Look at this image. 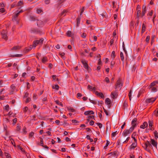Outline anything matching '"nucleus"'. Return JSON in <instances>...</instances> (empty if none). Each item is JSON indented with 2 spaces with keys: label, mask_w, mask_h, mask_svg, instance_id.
I'll return each instance as SVG.
<instances>
[{
  "label": "nucleus",
  "mask_w": 158,
  "mask_h": 158,
  "mask_svg": "<svg viewBox=\"0 0 158 158\" xmlns=\"http://www.w3.org/2000/svg\"><path fill=\"white\" fill-rule=\"evenodd\" d=\"M118 96L117 92V91H115L111 93V97L113 99L116 98Z\"/></svg>",
  "instance_id": "7"
},
{
  "label": "nucleus",
  "mask_w": 158,
  "mask_h": 158,
  "mask_svg": "<svg viewBox=\"0 0 158 158\" xmlns=\"http://www.w3.org/2000/svg\"><path fill=\"white\" fill-rule=\"evenodd\" d=\"M152 90L153 92H156L157 91V89L155 87H152Z\"/></svg>",
  "instance_id": "42"
},
{
  "label": "nucleus",
  "mask_w": 158,
  "mask_h": 158,
  "mask_svg": "<svg viewBox=\"0 0 158 158\" xmlns=\"http://www.w3.org/2000/svg\"><path fill=\"white\" fill-rule=\"evenodd\" d=\"M5 109L6 111H8L9 109V106L8 105H7L5 106Z\"/></svg>",
  "instance_id": "46"
},
{
  "label": "nucleus",
  "mask_w": 158,
  "mask_h": 158,
  "mask_svg": "<svg viewBox=\"0 0 158 158\" xmlns=\"http://www.w3.org/2000/svg\"><path fill=\"white\" fill-rule=\"evenodd\" d=\"M37 24L38 26L40 27H42L44 25V23L40 20H37Z\"/></svg>",
  "instance_id": "8"
},
{
  "label": "nucleus",
  "mask_w": 158,
  "mask_h": 158,
  "mask_svg": "<svg viewBox=\"0 0 158 158\" xmlns=\"http://www.w3.org/2000/svg\"><path fill=\"white\" fill-rule=\"evenodd\" d=\"M84 7H83V8L81 10V11L80 13V15H82L83 13L84 12Z\"/></svg>",
  "instance_id": "58"
},
{
  "label": "nucleus",
  "mask_w": 158,
  "mask_h": 158,
  "mask_svg": "<svg viewBox=\"0 0 158 158\" xmlns=\"http://www.w3.org/2000/svg\"><path fill=\"white\" fill-rule=\"evenodd\" d=\"M67 12V10H64L62 11V12L61 13V15H63L64 16L65 15V13H66Z\"/></svg>",
  "instance_id": "38"
},
{
  "label": "nucleus",
  "mask_w": 158,
  "mask_h": 158,
  "mask_svg": "<svg viewBox=\"0 0 158 158\" xmlns=\"http://www.w3.org/2000/svg\"><path fill=\"white\" fill-rule=\"evenodd\" d=\"M131 133L129 132L128 129L125 130L124 131L123 133V136L124 137L129 135Z\"/></svg>",
  "instance_id": "6"
},
{
  "label": "nucleus",
  "mask_w": 158,
  "mask_h": 158,
  "mask_svg": "<svg viewBox=\"0 0 158 158\" xmlns=\"http://www.w3.org/2000/svg\"><path fill=\"white\" fill-rule=\"evenodd\" d=\"M115 64L114 61H112L111 62V68H112L114 67V65Z\"/></svg>",
  "instance_id": "39"
},
{
  "label": "nucleus",
  "mask_w": 158,
  "mask_h": 158,
  "mask_svg": "<svg viewBox=\"0 0 158 158\" xmlns=\"http://www.w3.org/2000/svg\"><path fill=\"white\" fill-rule=\"evenodd\" d=\"M156 99V98H151L147 99L146 100V102L147 103H152Z\"/></svg>",
  "instance_id": "5"
},
{
  "label": "nucleus",
  "mask_w": 158,
  "mask_h": 158,
  "mask_svg": "<svg viewBox=\"0 0 158 158\" xmlns=\"http://www.w3.org/2000/svg\"><path fill=\"white\" fill-rule=\"evenodd\" d=\"M153 124V122L152 121H149V126L150 129L151 130H152V125Z\"/></svg>",
  "instance_id": "18"
},
{
  "label": "nucleus",
  "mask_w": 158,
  "mask_h": 158,
  "mask_svg": "<svg viewBox=\"0 0 158 158\" xmlns=\"http://www.w3.org/2000/svg\"><path fill=\"white\" fill-rule=\"evenodd\" d=\"M158 84V81H155L151 83L150 85L148 86L149 88H151L152 87H155L157 84Z\"/></svg>",
  "instance_id": "9"
},
{
  "label": "nucleus",
  "mask_w": 158,
  "mask_h": 158,
  "mask_svg": "<svg viewBox=\"0 0 158 158\" xmlns=\"http://www.w3.org/2000/svg\"><path fill=\"white\" fill-rule=\"evenodd\" d=\"M80 19L79 18H78L77 19V27H78L79 26V25L80 24Z\"/></svg>",
  "instance_id": "36"
},
{
  "label": "nucleus",
  "mask_w": 158,
  "mask_h": 158,
  "mask_svg": "<svg viewBox=\"0 0 158 158\" xmlns=\"http://www.w3.org/2000/svg\"><path fill=\"white\" fill-rule=\"evenodd\" d=\"M111 56V58L114 60L115 57V52L114 51H113L112 52Z\"/></svg>",
  "instance_id": "25"
},
{
  "label": "nucleus",
  "mask_w": 158,
  "mask_h": 158,
  "mask_svg": "<svg viewBox=\"0 0 158 158\" xmlns=\"http://www.w3.org/2000/svg\"><path fill=\"white\" fill-rule=\"evenodd\" d=\"M81 96H82V94L81 93H78L77 94V98H80L81 97Z\"/></svg>",
  "instance_id": "47"
},
{
  "label": "nucleus",
  "mask_w": 158,
  "mask_h": 158,
  "mask_svg": "<svg viewBox=\"0 0 158 158\" xmlns=\"http://www.w3.org/2000/svg\"><path fill=\"white\" fill-rule=\"evenodd\" d=\"M20 48V47L19 46H15L14 47H13L11 49L12 50H17V49H19Z\"/></svg>",
  "instance_id": "29"
},
{
  "label": "nucleus",
  "mask_w": 158,
  "mask_h": 158,
  "mask_svg": "<svg viewBox=\"0 0 158 158\" xmlns=\"http://www.w3.org/2000/svg\"><path fill=\"white\" fill-rule=\"evenodd\" d=\"M71 112H74L75 111V110L72 107H70L68 109Z\"/></svg>",
  "instance_id": "34"
},
{
  "label": "nucleus",
  "mask_w": 158,
  "mask_h": 158,
  "mask_svg": "<svg viewBox=\"0 0 158 158\" xmlns=\"http://www.w3.org/2000/svg\"><path fill=\"white\" fill-rule=\"evenodd\" d=\"M110 143V142L109 141H107L106 143V146L104 147V148H106V147L108 146Z\"/></svg>",
  "instance_id": "59"
},
{
  "label": "nucleus",
  "mask_w": 158,
  "mask_h": 158,
  "mask_svg": "<svg viewBox=\"0 0 158 158\" xmlns=\"http://www.w3.org/2000/svg\"><path fill=\"white\" fill-rule=\"evenodd\" d=\"M59 54L61 55V56L63 58H64V53L63 52H60L59 53Z\"/></svg>",
  "instance_id": "48"
},
{
  "label": "nucleus",
  "mask_w": 158,
  "mask_h": 158,
  "mask_svg": "<svg viewBox=\"0 0 158 158\" xmlns=\"http://www.w3.org/2000/svg\"><path fill=\"white\" fill-rule=\"evenodd\" d=\"M28 110V108L27 107H25L23 109V111L24 112H26Z\"/></svg>",
  "instance_id": "56"
},
{
  "label": "nucleus",
  "mask_w": 158,
  "mask_h": 158,
  "mask_svg": "<svg viewBox=\"0 0 158 158\" xmlns=\"http://www.w3.org/2000/svg\"><path fill=\"white\" fill-rule=\"evenodd\" d=\"M146 29V27L144 23H143L142 26V33H143L145 31Z\"/></svg>",
  "instance_id": "21"
},
{
  "label": "nucleus",
  "mask_w": 158,
  "mask_h": 158,
  "mask_svg": "<svg viewBox=\"0 0 158 158\" xmlns=\"http://www.w3.org/2000/svg\"><path fill=\"white\" fill-rule=\"evenodd\" d=\"M105 81L107 83H109L110 82L109 79L108 77H106L105 78Z\"/></svg>",
  "instance_id": "43"
},
{
  "label": "nucleus",
  "mask_w": 158,
  "mask_h": 158,
  "mask_svg": "<svg viewBox=\"0 0 158 158\" xmlns=\"http://www.w3.org/2000/svg\"><path fill=\"white\" fill-rule=\"evenodd\" d=\"M15 87V86L13 85H11V88H12V91H11V92H10L9 93V94L10 95V94H13V90L14 89V88Z\"/></svg>",
  "instance_id": "32"
},
{
  "label": "nucleus",
  "mask_w": 158,
  "mask_h": 158,
  "mask_svg": "<svg viewBox=\"0 0 158 158\" xmlns=\"http://www.w3.org/2000/svg\"><path fill=\"white\" fill-rule=\"evenodd\" d=\"M120 57L122 61H124V57L123 56V54L122 52H120Z\"/></svg>",
  "instance_id": "23"
},
{
  "label": "nucleus",
  "mask_w": 158,
  "mask_h": 158,
  "mask_svg": "<svg viewBox=\"0 0 158 158\" xmlns=\"http://www.w3.org/2000/svg\"><path fill=\"white\" fill-rule=\"evenodd\" d=\"M143 147L147 151H149L150 149H148V147H147V144H146V143L143 144Z\"/></svg>",
  "instance_id": "26"
},
{
  "label": "nucleus",
  "mask_w": 158,
  "mask_h": 158,
  "mask_svg": "<svg viewBox=\"0 0 158 158\" xmlns=\"http://www.w3.org/2000/svg\"><path fill=\"white\" fill-rule=\"evenodd\" d=\"M41 146H44V142L42 139H41L40 140V144Z\"/></svg>",
  "instance_id": "54"
},
{
  "label": "nucleus",
  "mask_w": 158,
  "mask_h": 158,
  "mask_svg": "<svg viewBox=\"0 0 158 158\" xmlns=\"http://www.w3.org/2000/svg\"><path fill=\"white\" fill-rule=\"evenodd\" d=\"M5 156L6 158H11L10 154L8 153H6Z\"/></svg>",
  "instance_id": "40"
},
{
  "label": "nucleus",
  "mask_w": 158,
  "mask_h": 158,
  "mask_svg": "<svg viewBox=\"0 0 158 158\" xmlns=\"http://www.w3.org/2000/svg\"><path fill=\"white\" fill-rule=\"evenodd\" d=\"M86 138L88 139L91 142L93 141V139L91 138L90 136L89 135H87L86 136Z\"/></svg>",
  "instance_id": "44"
},
{
  "label": "nucleus",
  "mask_w": 158,
  "mask_h": 158,
  "mask_svg": "<svg viewBox=\"0 0 158 158\" xmlns=\"http://www.w3.org/2000/svg\"><path fill=\"white\" fill-rule=\"evenodd\" d=\"M23 2H21V1H20L18 2V4H17V5L18 6H20L22 5H23Z\"/></svg>",
  "instance_id": "52"
},
{
  "label": "nucleus",
  "mask_w": 158,
  "mask_h": 158,
  "mask_svg": "<svg viewBox=\"0 0 158 158\" xmlns=\"http://www.w3.org/2000/svg\"><path fill=\"white\" fill-rule=\"evenodd\" d=\"M86 35H87L86 33H84L81 35V36L82 38H85L86 37Z\"/></svg>",
  "instance_id": "41"
},
{
  "label": "nucleus",
  "mask_w": 158,
  "mask_h": 158,
  "mask_svg": "<svg viewBox=\"0 0 158 158\" xmlns=\"http://www.w3.org/2000/svg\"><path fill=\"white\" fill-rule=\"evenodd\" d=\"M47 60V59L46 57H44L42 59V62L44 63H45L46 62Z\"/></svg>",
  "instance_id": "30"
},
{
  "label": "nucleus",
  "mask_w": 158,
  "mask_h": 158,
  "mask_svg": "<svg viewBox=\"0 0 158 158\" xmlns=\"http://www.w3.org/2000/svg\"><path fill=\"white\" fill-rule=\"evenodd\" d=\"M34 134V132H31L29 134L30 137H31V138L32 137H33V136Z\"/></svg>",
  "instance_id": "55"
},
{
  "label": "nucleus",
  "mask_w": 158,
  "mask_h": 158,
  "mask_svg": "<svg viewBox=\"0 0 158 158\" xmlns=\"http://www.w3.org/2000/svg\"><path fill=\"white\" fill-rule=\"evenodd\" d=\"M93 87L92 86L88 85L87 87L88 89L90 90L91 91Z\"/></svg>",
  "instance_id": "53"
},
{
  "label": "nucleus",
  "mask_w": 158,
  "mask_h": 158,
  "mask_svg": "<svg viewBox=\"0 0 158 158\" xmlns=\"http://www.w3.org/2000/svg\"><path fill=\"white\" fill-rule=\"evenodd\" d=\"M105 103L107 105H110V100L109 98H106L105 99Z\"/></svg>",
  "instance_id": "17"
},
{
  "label": "nucleus",
  "mask_w": 158,
  "mask_h": 158,
  "mask_svg": "<svg viewBox=\"0 0 158 158\" xmlns=\"http://www.w3.org/2000/svg\"><path fill=\"white\" fill-rule=\"evenodd\" d=\"M95 94L98 96L102 98H104V96L103 94L102 93L99 92L98 91H96L95 92Z\"/></svg>",
  "instance_id": "10"
},
{
  "label": "nucleus",
  "mask_w": 158,
  "mask_h": 158,
  "mask_svg": "<svg viewBox=\"0 0 158 158\" xmlns=\"http://www.w3.org/2000/svg\"><path fill=\"white\" fill-rule=\"evenodd\" d=\"M67 36L69 37H70L71 35V32L70 31H69L66 32Z\"/></svg>",
  "instance_id": "33"
},
{
  "label": "nucleus",
  "mask_w": 158,
  "mask_h": 158,
  "mask_svg": "<svg viewBox=\"0 0 158 158\" xmlns=\"http://www.w3.org/2000/svg\"><path fill=\"white\" fill-rule=\"evenodd\" d=\"M82 64H83V66L87 70H88L89 67L88 65L86 62L85 61H82Z\"/></svg>",
  "instance_id": "13"
},
{
  "label": "nucleus",
  "mask_w": 158,
  "mask_h": 158,
  "mask_svg": "<svg viewBox=\"0 0 158 158\" xmlns=\"http://www.w3.org/2000/svg\"><path fill=\"white\" fill-rule=\"evenodd\" d=\"M150 39V37L149 36H147L146 38V41L147 42H148Z\"/></svg>",
  "instance_id": "62"
},
{
  "label": "nucleus",
  "mask_w": 158,
  "mask_h": 158,
  "mask_svg": "<svg viewBox=\"0 0 158 158\" xmlns=\"http://www.w3.org/2000/svg\"><path fill=\"white\" fill-rule=\"evenodd\" d=\"M17 119L16 118H15L13 119V124L14 125H15V124L16 123V122L17 121Z\"/></svg>",
  "instance_id": "45"
},
{
  "label": "nucleus",
  "mask_w": 158,
  "mask_h": 158,
  "mask_svg": "<svg viewBox=\"0 0 158 158\" xmlns=\"http://www.w3.org/2000/svg\"><path fill=\"white\" fill-rule=\"evenodd\" d=\"M153 114L156 117L158 116V108L154 111Z\"/></svg>",
  "instance_id": "24"
},
{
  "label": "nucleus",
  "mask_w": 158,
  "mask_h": 158,
  "mask_svg": "<svg viewBox=\"0 0 158 158\" xmlns=\"http://www.w3.org/2000/svg\"><path fill=\"white\" fill-rule=\"evenodd\" d=\"M146 7L145 6H143L142 7V15L143 16L144 15L145 13H146Z\"/></svg>",
  "instance_id": "14"
},
{
  "label": "nucleus",
  "mask_w": 158,
  "mask_h": 158,
  "mask_svg": "<svg viewBox=\"0 0 158 158\" xmlns=\"http://www.w3.org/2000/svg\"><path fill=\"white\" fill-rule=\"evenodd\" d=\"M148 124L147 122H144L143 125L140 126V128L142 129H144L148 126Z\"/></svg>",
  "instance_id": "15"
},
{
  "label": "nucleus",
  "mask_w": 158,
  "mask_h": 158,
  "mask_svg": "<svg viewBox=\"0 0 158 158\" xmlns=\"http://www.w3.org/2000/svg\"><path fill=\"white\" fill-rule=\"evenodd\" d=\"M59 88V86L57 85H56L52 86V88L53 89H56V90L58 89Z\"/></svg>",
  "instance_id": "28"
},
{
  "label": "nucleus",
  "mask_w": 158,
  "mask_h": 158,
  "mask_svg": "<svg viewBox=\"0 0 158 158\" xmlns=\"http://www.w3.org/2000/svg\"><path fill=\"white\" fill-rule=\"evenodd\" d=\"M146 143L147 144L148 149H149L152 147L150 143L148 141H147Z\"/></svg>",
  "instance_id": "22"
},
{
  "label": "nucleus",
  "mask_w": 158,
  "mask_h": 158,
  "mask_svg": "<svg viewBox=\"0 0 158 158\" xmlns=\"http://www.w3.org/2000/svg\"><path fill=\"white\" fill-rule=\"evenodd\" d=\"M42 12V11L40 9H38L36 10V13H38V14H39L41 13Z\"/></svg>",
  "instance_id": "57"
},
{
  "label": "nucleus",
  "mask_w": 158,
  "mask_h": 158,
  "mask_svg": "<svg viewBox=\"0 0 158 158\" xmlns=\"http://www.w3.org/2000/svg\"><path fill=\"white\" fill-rule=\"evenodd\" d=\"M29 93L27 91H25L24 93V95L23 97L24 101H25V98L29 97Z\"/></svg>",
  "instance_id": "19"
},
{
  "label": "nucleus",
  "mask_w": 158,
  "mask_h": 158,
  "mask_svg": "<svg viewBox=\"0 0 158 158\" xmlns=\"http://www.w3.org/2000/svg\"><path fill=\"white\" fill-rule=\"evenodd\" d=\"M135 127H135L132 126L130 128V129L128 130L129 131V132L131 133L134 130V128Z\"/></svg>",
  "instance_id": "27"
},
{
  "label": "nucleus",
  "mask_w": 158,
  "mask_h": 158,
  "mask_svg": "<svg viewBox=\"0 0 158 158\" xmlns=\"http://www.w3.org/2000/svg\"><path fill=\"white\" fill-rule=\"evenodd\" d=\"M122 87V84L121 80L119 79L118 80L117 83L116 85L115 89L116 90H120Z\"/></svg>",
  "instance_id": "3"
},
{
  "label": "nucleus",
  "mask_w": 158,
  "mask_h": 158,
  "mask_svg": "<svg viewBox=\"0 0 158 158\" xmlns=\"http://www.w3.org/2000/svg\"><path fill=\"white\" fill-rule=\"evenodd\" d=\"M137 136V133L136 132H134L131 135V137H134Z\"/></svg>",
  "instance_id": "51"
},
{
  "label": "nucleus",
  "mask_w": 158,
  "mask_h": 158,
  "mask_svg": "<svg viewBox=\"0 0 158 158\" xmlns=\"http://www.w3.org/2000/svg\"><path fill=\"white\" fill-rule=\"evenodd\" d=\"M7 31L5 30H2L1 32V34L3 39H7Z\"/></svg>",
  "instance_id": "4"
},
{
  "label": "nucleus",
  "mask_w": 158,
  "mask_h": 158,
  "mask_svg": "<svg viewBox=\"0 0 158 158\" xmlns=\"http://www.w3.org/2000/svg\"><path fill=\"white\" fill-rule=\"evenodd\" d=\"M44 41V39L43 38H41L39 40L35 41L33 42V47L35 48L38 45H42Z\"/></svg>",
  "instance_id": "2"
},
{
  "label": "nucleus",
  "mask_w": 158,
  "mask_h": 158,
  "mask_svg": "<svg viewBox=\"0 0 158 158\" xmlns=\"http://www.w3.org/2000/svg\"><path fill=\"white\" fill-rule=\"evenodd\" d=\"M5 11V9L4 8H2L0 9V12L2 13L4 12Z\"/></svg>",
  "instance_id": "63"
},
{
  "label": "nucleus",
  "mask_w": 158,
  "mask_h": 158,
  "mask_svg": "<svg viewBox=\"0 0 158 158\" xmlns=\"http://www.w3.org/2000/svg\"><path fill=\"white\" fill-rule=\"evenodd\" d=\"M114 40L113 39H111L110 41V45H111L114 43Z\"/></svg>",
  "instance_id": "64"
},
{
  "label": "nucleus",
  "mask_w": 158,
  "mask_h": 158,
  "mask_svg": "<svg viewBox=\"0 0 158 158\" xmlns=\"http://www.w3.org/2000/svg\"><path fill=\"white\" fill-rule=\"evenodd\" d=\"M104 112L105 113L106 115L107 116L109 115V112L106 109L103 108Z\"/></svg>",
  "instance_id": "49"
},
{
  "label": "nucleus",
  "mask_w": 158,
  "mask_h": 158,
  "mask_svg": "<svg viewBox=\"0 0 158 158\" xmlns=\"http://www.w3.org/2000/svg\"><path fill=\"white\" fill-rule=\"evenodd\" d=\"M30 100V98L29 97L27 98H25V101H25V102H26L27 103V102H29Z\"/></svg>",
  "instance_id": "37"
},
{
  "label": "nucleus",
  "mask_w": 158,
  "mask_h": 158,
  "mask_svg": "<svg viewBox=\"0 0 158 158\" xmlns=\"http://www.w3.org/2000/svg\"><path fill=\"white\" fill-rule=\"evenodd\" d=\"M151 143L156 148L157 143L156 141L155 140L152 139L151 140Z\"/></svg>",
  "instance_id": "12"
},
{
  "label": "nucleus",
  "mask_w": 158,
  "mask_h": 158,
  "mask_svg": "<svg viewBox=\"0 0 158 158\" xmlns=\"http://www.w3.org/2000/svg\"><path fill=\"white\" fill-rule=\"evenodd\" d=\"M154 134L155 136V137L156 139H157L158 138V133L156 131H155L154 132Z\"/></svg>",
  "instance_id": "31"
},
{
  "label": "nucleus",
  "mask_w": 158,
  "mask_h": 158,
  "mask_svg": "<svg viewBox=\"0 0 158 158\" xmlns=\"http://www.w3.org/2000/svg\"><path fill=\"white\" fill-rule=\"evenodd\" d=\"M129 139H130V137H127V138L126 140L123 142V143H127L128 141L129 140Z\"/></svg>",
  "instance_id": "50"
},
{
  "label": "nucleus",
  "mask_w": 158,
  "mask_h": 158,
  "mask_svg": "<svg viewBox=\"0 0 158 158\" xmlns=\"http://www.w3.org/2000/svg\"><path fill=\"white\" fill-rule=\"evenodd\" d=\"M22 12L23 11L22 10H18L15 12V15L13 16L12 20L15 23L18 24L19 23V20L17 17L19 14Z\"/></svg>",
  "instance_id": "1"
},
{
  "label": "nucleus",
  "mask_w": 158,
  "mask_h": 158,
  "mask_svg": "<svg viewBox=\"0 0 158 158\" xmlns=\"http://www.w3.org/2000/svg\"><path fill=\"white\" fill-rule=\"evenodd\" d=\"M98 125L100 128H101L102 127V124L100 123H98Z\"/></svg>",
  "instance_id": "61"
},
{
  "label": "nucleus",
  "mask_w": 158,
  "mask_h": 158,
  "mask_svg": "<svg viewBox=\"0 0 158 158\" xmlns=\"http://www.w3.org/2000/svg\"><path fill=\"white\" fill-rule=\"evenodd\" d=\"M93 114H94V112L92 110L86 111L84 113V114L85 115Z\"/></svg>",
  "instance_id": "11"
},
{
  "label": "nucleus",
  "mask_w": 158,
  "mask_h": 158,
  "mask_svg": "<svg viewBox=\"0 0 158 158\" xmlns=\"http://www.w3.org/2000/svg\"><path fill=\"white\" fill-rule=\"evenodd\" d=\"M136 121L137 120L136 118H134L132 120L131 122L132 126L136 127L137 124Z\"/></svg>",
  "instance_id": "16"
},
{
  "label": "nucleus",
  "mask_w": 158,
  "mask_h": 158,
  "mask_svg": "<svg viewBox=\"0 0 158 158\" xmlns=\"http://www.w3.org/2000/svg\"><path fill=\"white\" fill-rule=\"evenodd\" d=\"M129 97V100L131 101V98H132L131 97V90H130L129 94H128Z\"/></svg>",
  "instance_id": "35"
},
{
  "label": "nucleus",
  "mask_w": 158,
  "mask_h": 158,
  "mask_svg": "<svg viewBox=\"0 0 158 158\" xmlns=\"http://www.w3.org/2000/svg\"><path fill=\"white\" fill-rule=\"evenodd\" d=\"M137 145V142H134V143H133L131 145V148H135Z\"/></svg>",
  "instance_id": "20"
},
{
  "label": "nucleus",
  "mask_w": 158,
  "mask_h": 158,
  "mask_svg": "<svg viewBox=\"0 0 158 158\" xmlns=\"http://www.w3.org/2000/svg\"><path fill=\"white\" fill-rule=\"evenodd\" d=\"M123 106L124 107H126L127 106V102L126 101H125L124 102V103H123Z\"/></svg>",
  "instance_id": "60"
}]
</instances>
